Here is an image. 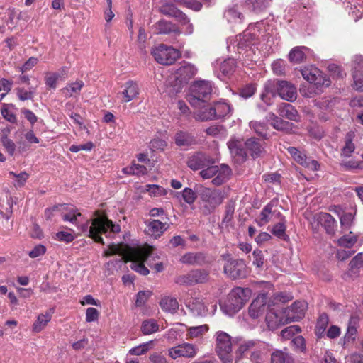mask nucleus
I'll use <instances>...</instances> for the list:
<instances>
[{"label": "nucleus", "mask_w": 363, "mask_h": 363, "mask_svg": "<svg viewBox=\"0 0 363 363\" xmlns=\"http://www.w3.org/2000/svg\"><path fill=\"white\" fill-rule=\"evenodd\" d=\"M146 233L154 238H160L169 228V224L167 222L155 219L146 222Z\"/></svg>", "instance_id": "6ab92c4d"}, {"label": "nucleus", "mask_w": 363, "mask_h": 363, "mask_svg": "<svg viewBox=\"0 0 363 363\" xmlns=\"http://www.w3.org/2000/svg\"><path fill=\"white\" fill-rule=\"evenodd\" d=\"M84 86V84L82 80H77L68 84L65 87L61 89V92L65 97L69 98L74 94H79Z\"/></svg>", "instance_id": "f704fd0d"}, {"label": "nucleus", "mask_w": 363, "mask_h": 363, "mask_svg": "<svg viewBox=\"0 0 363 363\" xmlns=\"http://www.w3.org/2000/svg\"><path fill=\"white\" fill-rule=\"evenodd\" d=\"M271 363H294L291 356L287 352V349L276 350L271 354Z\"/></svg>", "instance_id": "72a5a7b5"}, {"label": "nucleus", "mask_w": 363, "mask_h": 363, "mask_svg": "<svg viewBox=\"0 0 363 363\" xmlns=\"http://www.w3.org/2000/svg\"><path fill=\"white\" fill-rule=\"evenodd\" d=\"M246 6L254 11H261L269 6L267 0H245Z\"/></svg>", "instance_id": "8fccbe9b"}, {"label": "nucleus", "mask_w": 363, "mask_h": 363, "mask_svg": "<svg viewBox=\"0 0 363 363\" xmlns=\"http://www.w3.org/2000/svg\"><path fill=\"white\" fill-rule=\"evenodd\" d=\"M208 272L203 269H196L189 274L180 277L179 281L181 284L194 285L205 282L208 279Z\"/></svg>", "instance_id": "f3484780"}, {"label": "nucleus", "mask_w": 363, "mask_h": 363, "mask_svg": "<svg viewBox=\"0 0 363 363\" xmlns=\"http://www.w3.org/2000/svg\"><path fill=\"white\" fill-rule=\"evenodd\" d=\"M259 344V342L258 340L244 341L240 344L236 352L239 354L240 357H241L247 351L257 347Z\"/></svg>", "instance_id": "5fc2aeb1"}, {"label": "nucleus", "mask_w": 363, "mask_h": 363, "mask_svg": "<svg viewBox=\"0 0 363 363\" xmlns=\"http://www.w3.org/2000/svg\"><path fill=\"white\" fill-rule=\"evenodd\" d=\"M350 269L346 276L355 278L358 276L359 269L363 268V253L357 254L350 262Z\"/></svg>", "instance_id": "2f4dec72"}, {"label": "nucleus", "mask_w": 363, "mask_h": 363, "mask_svg": "<svg viewBox=\"0 0 363 363\" xmlns=\"http://www.w3.org/2000/svg\"><path fill=\"white\" fill-rule=\"evenodd\" d=\"M6 206H4L3 204H1V206H0V213L2 215V216L6 218V220H9L11 216H12V208H13V199L12 197L6 194Z\"/></svg>", "instance_id": "3c124183"}, {"label": "nucleus", "mask_w": 363, "mask_h": 363, "mask_svg": "<svg viewBox=\"0 0 363 363\" xmlns=\"http://www.w3.org/2000/svg\"><path fill=\"white\" fill-rule=\"evenodd\" d=\"M358 238L359 235L357 234L350 231L348 233L342 235L337 240V244L343 247L351 248L356 245L358 241Z\"/></svg>", "instance_id": "58836bf2"}, {"label": "nucleus", "mask_w": 363, "mask_h": 363, "mask_svg": "<svg viewBox=\"0 0 363 363\" xmlns=\"http://www.w3.org/2000/svg\"><path fill=\"white\" fill-rule=\"evenodd\" d=\"M291 344L294 349L299 352H304L306 350L305 339L302 336H296L291 340Z\"/></svg>", "instance_id": "69168bd1"}, {"label": "nucleus", "mask_w": 363, "mask_h": 363, "mask_svg": "<svg viewBox=\"0 0 363 363\" xmlns=\"http://www.w3.org/2000/svg\"><path fill=\"white\" fill-rule=\"evenodd\" d=\"M161 308L168 313H174L179 308V303L175 298L164 296L160 301Z\"/></svg>", "instance_id": "e433bc0d"}, {"label": "nucleus", "mask_w": 363, "mask_h": 363, "mask_svg": "<svg viewBox=\"0 0 363 363\" xmlns=\"http://www.w3.org/2000/svg\"><path fill=\"white\" fill-rule=\"evenodd\" d=\"M309 49L305 46L295 47L289 54L290 62L295 64H300L306 59L307 52Z\"/></svg>", "instance_id": "7c9ffc66"}, {"label": "nucleus", "mask_w": 363, "mask_h": 363, "mask_svg": "<svg viewBox=\"0 0 363 363\" xmlns=\"http://www.w3.org/2000/svg\"><path fill=\"white\" fill-rule=\"evenodd\" d=\"M139 93L138 84L135 82L130 80L124 84V89L121 95L123 96V101L128 103L137 98Z\"/></svg>", "instance_id": "a878e982"}, {"label": "nucleus", "mask_w": 363, "mask_h": 363, "mask_svg": "<svg viewBox=\"0 0 363 363\" xmlns=\"http://www.w3.org/2000/svg\"><path fill=\"white\" fill-rule=\"evenodd\" d=\"M212 113L206 118L218 119L228 115L231 108L229 104L225 102H217L212 106Z\"/></svg>", "instance_id": "c756f323"}, {"label": "nucleus", "mask_w": 363, "mask_h": 363, "mask_svg": "<svg viewBox=\"0 0 363 363\" xmlns=\"http://www.w3.org/2000/svg\"><path fill=\"white\" fill-rule=\"evenodd\" d=\"M354 215L352 213H345L340 218V225L344 230H349L353 225Z\"/></svg>", "instance_id": "13d9d810"}, {"label": "nucleus", "mask_w": 363, "mask_h": 363, "mask_svg": "<svg viewBox=\"0 0 363 363\" xmlns=\"http://www.w3.org/2000/svg\"><path fill=\"white\" fill-rule=\"evenodd\" d=\"M155 28L157 33L159 34H169L171 33H180V30L177 26L165 20H160L157 22Z\"/></svg>", "instance_id": "473e14b6"}, {"label": "nucleus", "mask_w": 363, "mask_h": 363, "mask_svg": "<svg viewBox=\"0 0 363 363\" xmlns=\"http://www.w3.org/2000/svg\"><path fill=\"white\" fill-rule=\"evenodd\" d=\"M277 112L280 116L286 118L290 121H299L300 116L297 110L290 104H281L277 108Z\"/></svg>", "instance_id": "bb28decb"}, {"label": "nucleus", "mask_w": 363, "mask_h": 363, "mask_svg": "<svg viewBox=\"0 0 363 363\" xmlns=\"http://www.w3.org/2000/svg\"><path fill=\"white\" fill-rule=\"evenodd\" d=\"M153 341L151 340L131 348L129 350V354L137 356L142 355L147 353L150 350H151L153 347Z\"/></svg>", "instance_id": "09e8293b"}, {"label": "nucleus", "mask_w": 363, "mask_h": 363, "mask_svg": "<svg viewBox=\"0 0 363 363\" xmlns=\"http://www.w3.org/2000/svg\"><path fill=\"white\" fill-rule=\"evenodd\" d=\"M315 218L324 228L328 234L335 235L337 222L330 214L320 212L315 215Z\"/></svg>", "instance_id": "4be33fe9"}, {"label": "nucleus", "mask_w": 363, "mask_h": 363, "mask_svg": "<svg viewBox=\"0 0 363 363\" xmlns=\"http://www.w3.org/2000/svg\"><path fill=\"white\" fill-rule=\"evenodd\" d=\"M228 148L233 155L243 161L246 158V152L241 147L242 144L239 140H230L228 143Z\"/></svg>", "instance_id": "ea45409f"}, {"label": "nucleus", "mask_w": 363, "mask_h": 363, "mask_svg": "<svg viewBox=\"0 0 363 363\" xmlns=\"http://www.w3.org/2000/svg\"><path fill=\"white\" fill-rule=\"evenodd\" d=\"M199 194L202 201L200 209L205 216L212 213L223 201L222 193L216 189L201 187Z\"/></svg>", "instance_id": "7ed1b4c3"}, {"label": "nucleus", "mask_w": 363, "mask_h": 363, "mask_svg": "<svg viewBox=\"0 0 363 363\" xmlns=\"http://www.w3.org/2000/svg\"><path fill=\"white\" fill-rule=\"evenodd\" d=\"M283 217L284 216L281 213L278 206L269 203L262 210L257 223L259 226H263L269 222L283 220Z\"/></svg>", "instance_id": "9b49d317"}, {"label": "nucleus", "mask_w": 363, "mask_h": 363, "mask_svg": "<svg viewBox=\"0 0 363 363\" xmlns=\"http://www.w3.org/2000/svg\"><path fill=\"white\" fill-rule=\"evenodd\" d=\"M264 143L255 138H251L245 142L246 150L254 158L261 157L264 152Z\"/></svg>", "instance_id": "393cba45"}, {"label": "nucleus", "mask_w": 363, "mask_h": 363, "mask_svg": "<svg viewBox=\"0 0 363 363\" xmlns=\"http://www.w3.org/2000/svg\"><path fill=\"white\" fill-rule=\"evenodd\" d=\"M208 330L207 325H201L194 327H189L187 328L186 336L189 338H196L202 336Z\"/></svg>", "instance_id": "de8ad7c7"}, {"label": "nucleus", "mask_w": 363, "mask_h": 363, "mask_svg": "<svg viewBox=\"0 0 363 363\" xmlns=\"http://www.w3.org/2000/svg\"><path fill=\"white\" fill-rule=\"evenodd\" d=\"M158 330L159 325L154 319L145 320L142 323L141 332L143 335H150L157 332Z\"/></svg>", "instance_id": "37998d69"}, {"label": "nucleus", "mask_w": 363, "mask_h": 363, "mask_svg": "<svg viewBox=\"0 0 363 363\" xmlns=\"http://www.w3.org/2000/svg\"><path fill=\"white\" fill-rule=\"evenodd\" d=\"M186 306L193 315L203 316L207 313L206 307L200 298L191 297L186 301Z\"/></svg>", "instance_id": "b1692460"}, {"label": "nucleus", "mask_w": 363, "mask_h": 363, "mask_svg": "<svg viewBox=\"0 0 363 363\" xmlns=\"http://www.w3.org/2000/svg\"><path fill=\"white\" fill-rule=\"evenodd\" d=\"M354 145L352 142L350 135L346 137L345 145L342 150V154L345 157L350 156L351 153L354 150Z\"/></svg>", "instance_id": "0e129e2a"}, {"label": "nucleus", "mask_w": 363, "mask_h": 363, "mask_svg": "<svg viewBox=\"0 0 363 363\" xmlns=\"http://www.w3.org/2000/svg\"><path fill=\"white\" fill-rule=\"evenodd\" d=\"M212 106H213L206 105V103L201 104L199 106H195L196 108H199V109L195 113L194 118L201 121L213 120V118H206L211 113H213Z\"/></svg>", "instance_id": "79ce46f5"}, {"label": "nucleus", "mask_w": 363, "mask_h": 363, "mask_svg": "<svg viewBox=\"0 0 363 363\" xmlns=\"http://www.w3.org/2000/svg\"><path fill=\"white\" fill-rule=\"evenodd\" d=\"M301 328L298 325H291L282 330L281 335L284 339H289L295 334L300 333Z\"/></svg>", "instance_id": "e2e57ef3"}, {"label": "nucleus", "mask_w": 363, "mask_h": 363, "mask_svg": "<svg viewBox=\"0 0 363 363\" xmlns=\"http://www.w3.org/2000/svg\"><path fill=\"white\" fill-rule=\"evenodd\" d=\"M65 208H61L62 218L64 221H69L72 223H77V218L80 217L82 214L78 212L77 209L65 205Z\"/></svg>", "instance_id": "4c0bfd02"}, {"label": "nucleus", "mask_w": 363, "mask_h": 363, "mask_svg": "<svg viewBox=\"0 0 363 363\" xmlns=\"http://www.w3.org/2000/svg\"><path fill=\"white\" fill-rule=\"evenodd\" d=\"M150 254V248L131 247L125 245H111L106 252V255H118L122 257L125 262H132L131 269L142 275L149 274V269L143 262Z\"/></svg>", "instance_id": "f257e3e1"}, {"label": "nucleus", "mask_w": 363, "mask_h": 363, "mask_svg": "<svg viewBox=\"0 0 363 363\" xmlns=\"http://www.w3.org/2000/svg\"><path fill=\"white\" fill-rule=\"evenodd\" d=\"M152 293L150 291H140L136 295L135 306L141 307L145 304Z\"/></svg>", "instance_id": "bf43d9fd"}, {"label": "nucleus", "mask_w": 363, "mask_h": 363, "mask_svg": "<svg viewBox=\"0 0 363 363\" xmlns=\"http://www.w3.org/2000/svg\"><path fill=\"white\" fill-rule=\"evenodd\" d=\"M175 144L183 150H187L190 147L197 144L196 138L186 131L180 130L174 137Z\"/></svg>", "instance_id": "5701e85b"}, {"label": "nucleus", "mask_w": 363, "mask_h": 363, "mask_svg": "<svg viewBox=\"0 0 363 363\" xmlns=\"http://www.w3.org/2000/svg\"><path fill=\"white\" fill-rule=\"evenodd\" d=\"M329 319L328 315L325 313H323L320 315L316 326H315V335L318 337H321L323 336L325 329L328 325Z\"/></svg>", "instance_id": "c03bdc74"}, {"label": "nucleus", "mask_w": 363, "mask_h": 363, "mask_svg": "<svg viewBox=\"0 0 363 363\" xmlns=\"http://www.w3.org/2000/svg\"><path fill=\"white\" fill-rule=\"evenodd\" d=\"M307 308L305 301H295L290 307L284 309L283 314L286 315L289 323L301 320L304 317Z\"/></svg>", "instance_id": "4468645a"}, {"label": "nucleus", "mask_w": 363, "mask_h": 363, "mask_svg": "<svg viewBox=\"0 0 363 363\" xmlns=\"http://www.w3.org/2000/svg\"><path fill=\"white\" fill-rule=\"evenodd\" d=\"M285 223H286V220H285V218L284 216L283 220L280 219L279 220L277 221V223L275 224L272 227V228L271 230L272 233L274 236L277 237L278 238L285 240V238L286 237V228Z\"/></svg>", "instance_id": "49530a36"}, {"label": "nucleus", "mask_w": 363, "mask_h": 363, "mask_svg": "<svg viewBox=\"0 0 363 363\" xmlns=\"http://www.w3.org/2000/svg\"><path fill=\"white\" fill-rule=\"evenodd\" d=\"M212 92V86L209 82L198 81L191 87V94L188 101L192 106H199L206 103Z\"/></svg>", "instance_id": "39448f33"}, {"label": "nucleus", "mask_w": 363, "mask_h": 363, "mask_svg": "<svg viewBox=\"0 0 363 363\" xmlns=\"http://www.w3.org/2000/svg\"><path fill=\"white\" fill-rule=\"evenodd\" d=\"M214 160L202 152H196L189 156L186 164L192 170H198L214 163Z\"/></svg>", "instance_id": "ddd939ff"}, {"label": "nucleus", "mask_w": 363, "mask_h": 363, "mask_svg": "<svg viewBox=\"0 0 363 363\" xmlns=\"http://www.w3.org/2000/svg\"><path fill=\"white\" fill-rule=\"evenodd\" d=\"M224 272L232 279L243 278L247 274L246 265L242 259H228L224 265Z\"/></svg>", "instance_id": "f8f14e48"}, {"label": "nucleus", "mask_w": 363, "mask_h": 363, "mask_svg": "<svg viewBox=\"0 0 363 363\" xmlns=\"http://www.w3.org/2000/svg\"><path fill=\"white\" fill-rule=\"evenodd\" d=\"M359 324V318L357 315H352L348 321L346 336L349 338L354 339V335L357 332Z\"/></svg>", "instance_id": "603ef678"}, {"label": "nucleus", "mask_w": 363, "mask_h": 363, "mask_svg": "<svg viewBox=\"0 0 363 363\" xmlns=\"http://www.w3.org/2000/svg\"><path fill=\"white\" fill-rule=\"evenodd\" d=\"M250 127L258 135L266 138L267 136V125L264 123L257 121H251L250 123Z\"/></svg>", "instance_id": "052dcab7"}, {"label": "nucleus", "mask_w": 363, "mask_h": 363, "mask_svg": "<svg viewBox=\"0 0 363 363\" xmlns=\"http://www.w3.org/2000/svg\"><path fill=\"white\" fill-rule=\"evenodd\" d=\"M250 290L238 287L233 290L229 295L228 303L225 305L229 308V314L235 313L240 311L247 301Z\"/></svg>", "instance_id": "6e6552de"}, {"label": "nucleus", "mask_w": 363, "mask_h": 363, "mask_svg": "<svg viewBox=\"0 0 363 363\" xmlns=\"http://www.w3.org/2000/svg\"><path fill=\"white\" fill-rule=\"evenodd\" d=\"M215 350L222 362H233V340L230 335L224 331H218L214 335Z\"/></svg>", "instance_id": "20e7f679"}, {"label": "nucleus", "mask_w": 363, "mask_h": 363, "mask_svg": "<svg viewBox=\"0 0 363 363\" xmlns=\"http://www.w3.org/2000/svg\"><path fill=\"white\" fill-rule=\"evenodd\" d=\"M179 22L183 25H187L188 33H191L193 31L192 25L190 23V20L187 16L179 9L177 11V15L174 17Z\"/></svg>", "instance_id": "680f3d73"}, {"label": "nucleus", "mask_w": 363, "mask_h": 363, "mask_svg": "<svg viewBox=\"0 0 363 363\" xmlns=\"http://www.w3.org/2000/svg\"><path fill=\"white\" fill-rule=\"evenodd\" d=\"M180 261L184 264H201L204 261V256L202 253H186L182 257Z\"/></svg>", "instance_id": "a19ab883"}, {"label": "nucleus", "mask_w": 363, "mask_h": 363, "mask_svg": "<svg viewBox=\"0 0 363 363\" xmlns=\"http://www.w3.org/2000/svg\"><path fill=\"white\" fill-rule=\"evenodd\" d=\"M151 54L158 63L167 65L173 64L181 55L178 50L164 44L152 48Z\"/></svg>", "instance_id": "0eeeda50"}, {"label": "nucleus", "mask_w": 363, "mask_h": 363, "mask_svg": "<svg viewBox=\"0 0 363 363\" xmlns=\"http://www.w3.org/2000/svg\"><path fill=\"white\" fill-rule=\"evenodd\" d=\"M14 105L12 104H3L1 108V114L2 117L11 124H17L18 118L14 113Z\"/></svg>", "instance_id": "c9c22d12"}, {"label": "nucleus", "mask_w": 363, "mask_h": 363, "mask_svg": "<svg viewBox=\"0 0 363 363\" xmlns=\"http://www.w3.org/2000/svg\"><path fill=\"white\" fill-rule=\"evenodd\" d=\"M256 91V86L253 84H249L242 88L240 91V95L245 99L251 97Z\"/></svg>", "instance_id": "774afa93"}, {"label": "nucleus", "mask_w": 363, "mask_h": 363, "mask_svg": "<svg viewBox=\"0 0 363 363\" xmlns=\"http://www.w3.org/2000/svg\"><path fill=\"white\" fill-rule=\"evenodd\" d=\"M83 230L89 232V235L95 242L102 243L103 238L101 234L117 233L121 230V227L118 224H114L111 220L105 216H100L91 220V225L89 227V222L84 226Z\"/></svg>", "instance_id": "f03ea898"}, {"label": "nucleus", "mask_w": 363, "mask_h": 363, "mask_svg": "<svg viewBox=\"0 0 363 363\" xmlns=\"http://www.w3.org/2000/svg\"><path fill=\"white\" fill-rule=\"evenodd\" d=\"M301 74L304 79L311 84H314L317 88L320 86H329L330 81L324 77L322 72L316 67H308L301 69Z\"/></svg>", "instance_id": "9d476101"}, {"label": "nucleus", "mask_w": 363, "mask_h": 363, "mask_svg": "<svg viewBox=\"0 0 363 363\" xmlns=\"http://www.w3.org/2000/svg\"><path fill=\"white\" fill-rule=\"evenodd\" d=\"M265 320L268 328L272 330L289 323L286 315L283 314V312L278 314L273 308H270L267 313Z\"/></svg>", "instance_id": "aec40b11"}, {"label": "nucleus", "mask_w": 363, "mask_h": 363, "mask_svg": "<svg viewBox=\"0 0 363 363\" xmlns=\"http://www.w3.org/2000/svg\"><path fill=\"white\" fill-rule=\"evenodd\" d=\"M267 297L266 294H262L253 300L249 307V315L252 318H257L262 315L268 308L267 306Z\"/></svg>", "instance_id": "dca6fc26"}, {"label": "nucleus", "mask_w": 363, "mask_h": 363, "mask_svg": "<svg viewBox=\"0 0 363 363\" xmlns=\"http://www.w3.org/2000/svg\"><path fill=\"white\" fill-rule=\"evenodd\" d=\"M231 173V170L228 165H212L210 164L206 168L202 169L199 174L203 179H208L215 177L212 180V184L215 186H220L225 182Z\"/></svg>", "instance_id": "423d86ee"}, {"label": "nucleus", "mask_w": 363, "mask_h": 363, "mask_svg": "<svg viewBox=\"0 0 363 363\" xmlns=\"http://www.w3.org/2000/svg\"><path fill=\"white\" fill-rule=\"evenodd\" d=\"M53 313V308H50L45 313L39 314L37 320L33 324V331L36 333L42 331L50 321Z\"/></svg>", "instance_id": "cd10ccee"}, {"label": "nucleus", "mask_w": 363, "mask_h": 363, "mask_svg": "<svg viewBox=\"0 0 363 363\" xmlns=\"http://www.w3.org/2000/svg\"><path fill=\"white\" fill-rule=\"evenodd\" d=\"M353 87L359 91H363V66L359 65L353 74Z\"/></svg>", "instance_id": "a18cd8bd"}, {"label": "nucleus", "mask_w": 363, "mask_h": 363, "mask_svg": "<svg viewBox=\"0 0 363 363\" xmlns=\"http://www.w3.org/2000/svg\"><path fill=\"white\" fill-rule=\"evenodd\" d=\"M267 119L271 121L272 126L277 130L289 132L292 130L293 124L291 123L284 121L273 113L268 114Z\"/></svg>", "instance_id": "c85d7f7f"}, {"label": "nucleus", "mask_w": 363, "mask_h": 363, "mask_svg": "<svg viewBox=\"0 0 363 363\" xmlns=\"http://www.w3.org/2000/svg\"><path fill=\"white\" fill-rule=\"evenodd\" d=\"M9 175L15 178V182L13 183V185L16 188L23 187L29 177V174L26 172H21L19 174L10 172Z\"/></svg>", "instance_id": "864d4df0"}, {"label": "nucleus", "mask_w": 363, "mask_h": 363, "mask_svg": "<svg viewBox=\"0 0 363 363\" xmlns=\"http://www.w3.org/2000/svg\"><path fill=\"white\" fill-rule=\"evenodd\" d=\"M197 73L196 67L190 64L185 62L177 71V80L180 83V85L176 89V92H179L181 89V84L186 83L190 79L194 77Z\"/></svg>", "instance_id": "a211bd4d"}, {"label": "nucleus", "mask_w": 363, "mask_h": 363, "mask_svg": "<svg viewBox=\"0 0 363 363\" xmlns=\"http://www.w3.org/2000/svg\"><path fill=\"white\" fill-rule=\"evenodd\" d=\"M16 92L17 97L20 101H26L33 99L35 94V89H30L29 90H26L23 88L18 87L15 89Z\"/></svg>", "instance_id": "6e6d98bb"}, {"label": "nucleus", "mask_w": 363, "mask_h": 363, "mask_svg": "<svg viewBox=\"0 0 363 363\" xmlns=\"http://www.w3.org/2000/svg\"><path fill=\"white\" fill-rule=\"evenodd\" d=\"M178 9L174 6L173 4H166L162 5L160 8V11L168 16L175 17L177 15V11H178Z\"/></svg>", "instance_id": "338daca9"}, {"label": "nucleus", "mask_w": 363, "mask_h": 363, "mask_svg": "<svg viewBox=\"0 0 363 363\" xmlns=\"http://www.w3.org/2000/svg\"><path fill=\"white\" fill-rule=\"evenodd\" d=\"M235 69V62L233 59H228L223 61L220 66V70L224 75L231 74Z\"/></svg>", "instance_id": "4d7b16f0"}, {"label": "nucleus", "mask_w": 363, "mask_h": 363, "mask_svg": "<svg viewBox=\"0 0 363 363\" xmlns=\"http://www.w3.org/2000/svg\"><path fill=\"white\" fill-rule=\"evenodd\" d=\"M198 352V347L189 342H183L168 350V355L173 359L179 357L193 359Z\"/></svg>", "instance_id": "1a4fd4ad"}, {"label": "nucleus", "mask_w": 363, "mask_h": 363, "mask_svg": "<svg viewBox=\"0 0 363 363\" xmlns=\"http://www.w3.org/2000/svg\"><path fill=\"white\" fill-rule=\"evenodd\" d=\"M277 91L279 96L284 100L292 101L296 98V88L286 81H279Z\"/></svg>", "instance_id": "412c9836"}, {"label": "nucleus", "mask_w": 363, "mask_h": 363, "mask_svg": "<svg viewBox=\"0 0 363 363\" xmlns=\"http://www.w3.org/2000/svg\"><path fill=\"white\" fill-rule=\"evenodd\" d=\"M288 152L293 157L294 160L302 166L308 168L311 170L316 171L318 169L319 164L316 160L310 157H307L306 155L301 152L297 148L290 147L288 148Z\"/></svg>", "instance_id": "2eb2a0df"}]
</instances>
